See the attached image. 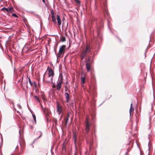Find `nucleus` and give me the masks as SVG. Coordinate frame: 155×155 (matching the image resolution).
I'll use <instances>...</instances> for the list:
<instances>
[{"label":"nucleus","instance_id":"f257e3e1","mask_svg":"<svg viewBox=\"0 0 155 155\" xmlns=\"http://www.w3.org/2000/svg\"><path fill=\"white\" fill-rule=\"evenodd\" d=\"M66 46L65 45H62L59 51L58 54L59 57H61V54L64 52Z\"/></svg>","mask_w":155,"mask_h":155},{"label":"nucleus","instance_id":"f03ea898","mask_svg":"<svg viewBox=\"0 0 155 155\" xmlns=\"http://www.w3.org/2000/svg\"><path fill=\"white\" fill-rule=\"evenodd\" d=\"M85 131L87 133L89 132L90 129V127L91 124L89 123V121L87 119L85 121Z\"/></svg>","mask_w":155,"mask_h":155},{"label":"nucleus","instance_id":"7ed1b4c3","mask_svg":"<svg viewBox=\"0 0 155 155\" xmlns=\"http://www.w3.org/2000/svg\"><path fill=\"white\" fill-rule=\"evenodd\" d=\"M48 76L49 77H50V78L51 77V78H53V76L54 75V74L53 70L51 68H49L48 69ZM52 78H51V80Z\"/></svg>","mask_w":155,"mask_h":155},{"label":"nucleus","instance_id":"20e7f679","mask_svg":"<svg viewBox=\"0 0 155 155\" xmlns=\"http://www.w3.org/2000/svg\"><path fill=\"white\" fill-rule=\"evenodd\" d=\"M62 82V77H61V80H60L59 82L57 84V89L58 90H59L61 88V84Z\"/></svg>","mask_w":155,"mask_h":155},{"label":"nucleus","instance_id":"39448f33","mask_svg":"<svg viewBox=\"0 0 155 155\" xmlns=\"http://www.w3.org/2000/svg\"><path fill=\"white\" fill-rule=\"evenodd\" d=\"M57 111L58 113V114L59 115L62 111V107L60 106L59 103H58L57 107Z\"/></svg>","mask_w":155,"mask_h":155},{"label":"nucleus","instance_id":"423d86ee","mask_svg":"<svg viewBox=\"0 0 155 155\" xmlns=\"http://www.w3.org/2000/svg\"><path fill=\"white\" fill-rule=\"evenodd\" d=\"M51 77L50 78V77L48 76V77L45 79L44 80L48 83L51 84L53 83V78H52L51 80Z\"/></svg>","mask_w":155,"mask_h":155},{"label":"nucleus","instance_id":"0eeeda50","mask_svg":"<svg viewBox=\"0 0 155 155\" xmlns=\"http://www.w3.org/2000/svg\"><path fill=\"white\" fill-rule=\"evenodd\" d=\"M69 92L68 91V92H65L64 94L65 98L66 99V102L67 103L69 101Z\"/></svg>","mask_w":155,"mask_h":155},{"label":"nucleus","instance_id":"6e6552de","mask_svg":"<svg viewBox=\"0 0 155 155\" xmlns=\"http://www.w3.org/2000/svg\"><path fill=\"white\" fill-rule=\"evenodd\" d=\"M89 58L88 59L87 61H86V67L87 71H89L90 70V65L89 62Z\"/></svg>","mask_w":155,"mask_h":155},{"label":"nucleus","instance_id":"1a4fd4ad","mask_svg":"<svg viewBox=\"0 0 155 155\" xmlns=\"http://www.w3.org/2000/svg\"><path fill=\"white\" fill-rule=\"evenodd\" d=\"M57 20L58 25L60 26L61 24V19L60 18V16L58 15H57Z\"/></svg>","mask_w":155,"mask_h":155},{"label":"nucleus","instance_id":"9d476101","mask_svg":"<svg viewBox=\"0 0 155 155\" xmlns=\"http://www.w3.org/2000/svg\"><path fill=\"white\" fill-rule=\"evenodd\" d=\"M90 51V49L88 45H87L85 48V49L84 51L87 53L89 52Z\"/></svg>","mask_w":155,"mask_h":155},{"label":"nucleus","instance_id":"9b49d317","mask_svg":"<svg viewBox=\"0 0 155 155\" xmlns=\"http://www.w3.org/2000/svg\"><path fill=\"white\" fill-rule=\"evenodd\" d=\"M51 13L52 14V21L54 23V24H56V18L54 17V16L53 13V12H51Z\"/></svg>","mask_w":155,"mask_h":155},{"label":"nucleus","instance_id":"f8f14e48","mask_svg":"<svg viewBox=\"0 0 155 155\" xmlns=\"http://www.w3.org/2000/svg\"><path fill=\"white\" fill-rule=\"evenodd\" d=\"M69 117V114H68L67 115V117H65L64 118V120L66 124H67L68 120V118Z\"/></svg>","mask_w":155,"mask_h":155},{"label":"nucleus","instance_id":"ddd939ff","mask_svg":"<svg viewBox=\"0 0 155 155\" xmlns=\"http://www.w3.org/2000/svg\"><path fill=\"white\" fill-rule=\"evenodd\" d=\"M134 110V108L132 106V103H131L130 104V107L129 110V112L130 114H131V112L133 111Z\"/></svg>","mask_w":155,"mask_h":155},{"label":"nucleus","instance_id":"4468645a","mask_svg":"<svg viewBox=\"0 0 155 155\" xmlns=\"http://www.w3.org/2000/svg\"><path fill=\"white\" fill-rule=\"evenodd\" d=\"M65 38L64 36H62L61 37L60 41H61L62 42H64L65 41Z\"/></svg>","mask_w":155,"mask_h":155},{"label":"nucleus","instance_id":"2eb2a0df","mask_svg":"<svg viewBox=\"0 0 155 155\" xmlns=\"http://www.w3.org/2000/svg\"><path fill=\"white\" fill-rule=\"evenodd\" d=\"M12 9H13L12 7L9 8H5V10L8 12H11L12 10Z\"/></svg>","mask_w":155,"mask_h":155},{"label":"nucleus","instance_id":"dca6fc26","mask_svg":"<svg viewBox=\"0 0 155 155\" xmlns=\"http://www.w3.org/2000/svg\"><path fill=\"white\" fill-rule=\"evenodd\" d=\"M81 81L83 84H84L85 82V78L84 77H81Z\"/></svg>","mask_w":155,"mask_h":155},{"label":"nucleus","instance_id":"f3484780","mask_svg":"<svg viewBox=\"0 0 155 155\" xmlns=\"http://www.w3.org/2000/svg\"><path fill=\"white\" fill-rule=\"evenodd\" d=\"M63 23H62V27H65L66 28H67V27L68 25V22L67 23V25L65 26V23L63 21Z\"/></svg>","mask_w":155,"mask_h":155},{"label":"nucleus","instance_id":"a211bd4d","mask_svg":"<svg viewBox=\"0 0 155 155\" xmlns=\"http://www.w3.org/2000/svg\"><path fill=\"white\" fill-rule=\"evenodd\" d=\"M87 53L84 52V51L82 52L81 55L83 56H84V57H86L87 56Z\"/></svg>","mask_w":155,"mask_h":155},{"label":"nucleus","instance_id":"6ab92c4d","mask_svg":"<svg viewBox=\"0 0 155 155\" xmlns=\"http://www.w3.org/2000/svg\"><path fill=\"white\" fill-rule=\"evenodd\" d=\"M28 77V81H29V82L30 85L31 86H32L33 85V83L31 81L30 78H28V77Z\"/></svg>","mask_w":155,"mask_h":155},{"label":"nucleus","instance_id":"aec40b11","mask_svg":"<svg viewBox=\"0 0 155 155\" xmlns=\"http://www.w3.org/2000/svg\"><path fill=\"white\" fill-rule=\"evenodd\" d=\"M32 116H33V118L34 119V121H35V123H36V118L35 115L33 114L32 115Z\"/></svg>","mask_w":155,"mask_h":155},{"label":"nucleus","instance_id":"412c9836","mask_svg":"<svg viewBox=\"0 0 155 155\" xmlns=\"http://www.w3.org/2000/svg\"><path fill=\"white\" fill-rule=\"evenodd\" d=\"M62 148V150H65V147L64 145V143H63V145Z\"/></svg>","mask_w":155,"mask_h":155},{"label":"nucleus","instance_id":"4be33fe9","mask_svg":"<svg viewBox=\"0 0 155 155\" xmlns=\"http://www.w3.org/2000/svg\"><path fill=\"white\" fill-rule=\"evenodd\" d=\"M34 97L35 98L36 101H39V99L37 96H35Z\"/></svg>","mask_w":155,"mask_h":155},{"label":"nucleus","instance_id":"5701e85b","mask_svg":"<svg viewBox=\"0 0 155 155\" xmlns=\"http://www.w3.org/2000/svg\"><path fill=\"white\" fill-rule=\"evenodd\" d=\"M12 16H13L14 17H17V15L15 13H13V14H12Z\"/></svg>","mask_w":155,"mask_h":155},{"label":"nucleus","instance_id":"b1692460","mask_svg":"<svg viewBox=\"0 0 155 155\" xmlns=\"http://www.w3.org/2000/svg\"><path fill=\"white\" fill-rule=\"evenodd\" d=\"M39 134H40V136H39L37 138H39L41 137V136L42 134L41 132H39Z\"/></svg>","mask_w":155,"mask_h":155},{"label":"nucleus","instance_id":"393cba45","mask_svg":"<svg viewBox=\"0 0 155 155\" xmlns=\"http://www.w3.org/2000/svg\"><path fill=\"white\" fill-rule=\"evenodd\" d=\"M34 86L35 87V88H36L37 87V84H36V82H34Z\"/></svg>","mask_w":155,"mask_h":155},{"label":"nucleus","instance_id":"a878e982","mask_svg":"<svg viewBox=\"0 0 155 155\" xmlns=\"http://www.w3.org/2000/svg\"><path fill=\"white\" fill-rule=\"evenodd\" d=\"M11 103L12 104V106H13V107H14V109H15V110H16V109L14 107V103L12 102H11Z\"/></svg>","mask_w":155,"mask_h":155},{"label":"nucleus","instance_id":"bb28decb","mask_svg":"<svg viewBox=\"0 0 155 155\" xmlns=\"http://www.w3.org/2000/svg\"><path fill=\"white\" fill-rule=\"evenodd\" d=\"M75 1L78 4H80V1L79 0H75Z\"/></svg>","mask_w":155,"mask_h":155},{"label":"nucleus","instance_id":"cd10ccee","mask_svg":"<svg viewBox=\"0 0 155 155\" xmlns=\"http://www.w3.org/2000/svg\"><path fill=\"white\" fill-rule=\"evenodd\" d=\"M84 57H85L84 56H83L82 55H81V59L82 60L84 58Z\"/></svg>","mask_w":155,"mask_h":155},{"label":"nucleus","instance_id":"c85d7f7f","mask_svg":"<svg viewBox=\"0 0 155 155\" xmlns=\"http://www.w3.org/2000/svg\"><path fill=\"white\" fill-rule=\"evenodd\" d=\"M18 107L19 108H21V106L20 104H18Z\"/></svg>","mask_w":155,"mask_h":155},{"label":"nucleus","instance_id":"c756f323","mask_svg":"<svg viewBox=\"0 0 155 155\" xmlns=\"http://www.w3.org/2000/svg\"><path fill=\"white\" fill-rule=\"evenodd\" d=\"M52 87L53 88H54L55 87V85H54V84L53 86H52Z\"/></svg>","mask_w":155,"mask_h":155},{"label":"nucleus","instance_id":"7c9ffc66","mask_svg":"<svg viewBox=\"0 0 155 155\" xmlns=\"http://www.w3.org/2000/svg\"><path fill=\"white\" fill-rule=\"evenodd\" d=\"M5 8H2V10H3V9H5Z\"/></svg>","mask_w":155,"mask_h":155},{"label":"nucleus","instance_id":"2f4dec72","mask_svg":"<svg viewBox=\"0 0 155 155\" xmlns=\"http://www.w3.org/2000/svg\"><path fill=\"white\" fill-rule=\"evenodd\" d=\"M81 85L82 86H84V84H83L82 83H81Z\"/></svg>","mask_w":155,"mask_h":155},{"label":"nucleus","instance_id":"473e14b6","mask_svg":"<svg viewBox=\"0 0 155 155\" xmlns=\"http://www.w3.org/2000/svg\"><path fill=\"white\" fill-rule=\"evenodd\" d=\"M43 2H45V0H43Z\"/></svg>","mask_w":155,"mask_h":155},{"label":"nucleus","instance_id":"72a5a7b5","mask_svg":"<svg viewBox=\"0 0 155 155\" xmlns=\"http://www.w3.org/2000/svg\"><path fill=\"white\" fill-rule=\"evenodd\" d=\"M19 133H20V130H19Z\"/></svg>","mask_w":155,"mask_h":155}]
</instances>
